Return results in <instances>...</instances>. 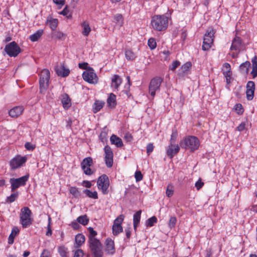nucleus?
<instances>
[{"label":"nucleus","instance_id":"nucleus-53","mask_svg":"<svg viewBox=\"0 0 257 257\" xmlns=\"http://www.w3.org/2000/svg\"><path fill=\"white\" fill-rule=\"evenodd\" d=\"M180 65V62L178 61H175L172 63V64L170 66V69L174 71L175 70L179 65Z\"/></svg>","mask_w":257,"mask_h":257},{"label":"nucleus","instance_id":"nucleus-44","mask_svg":"<svg viewBox=\"0 0 257 257\" xmlns=\"http://www.w3.org/2000/svg\"><path fill=\"white\" fill-rule=\"evenodd\" d=\"M166 195L168 197H171L174 193V190H173V186L171 184H169L168 185L166 189Z\"/></svg>","mask_w":257,"mask_h":257},{"label":"nucleus","instance_id":"nucleus-34","mask_svg":"<svg viewBox=\"0 0 257 257\" xmlns=\"http://www.w3.org/2000/svg\"><path fill=\"white\" fill-rule=\"evenodd\" d=\"M93 160L91 157H89L84 158L81 163V168L84 167H90L93 165Z\"/></svg>","mask_w":257,"mask_h":257},{"label":"nucleus","instance_id":"nucleus-2","mask_svg":"<svg viewBox=\"0 0 257 257\" xmlns=\"http://www.w3.org/2000/svg\"><path fill=\"white\" fill-rule=\"evenodd\" d=\"M200 142L198 139L194 136H188L180 142V146L182 148L189 149L191 152L198 149Z\"/></svg>","mask_w":257,"mask_h":257},{"label":"nucleus","instance_id":"nucleus-20","mask_svg":"<svg viewBox=\"0 0 257 257\" xmlns=\"http://www.w3.org/2000/svg\"><path fill=\"white\" fill-rule=\"evenodd\" d=\"M122 82L120 77L116 74L114 75L111 80V87L115 89H118Z\"/></svg>","mask_w":257,"mask_h":257},{"label":"nucleus","instance_id":"nucleus-54","mask_svg":"<svg viewBox=\"0 0 257 257\" xmlns=\"http://www.w3.org/2000/svg\"><path fill=\"white\" fill-rule=\"evenodd\" d=\"M83 255V251L81 249H78L75 251L73 257H82Z\"/></svg>","mask_w":257,"mask_h":257},{"label":"nucleus","instance_id":"nucleus-50","mask_svg":"<svg viewBox=\"0 0 257 257\" xmlns=\"http://www.w3.org/2000/svg\"><path fill=\"white\" fill-rule=\"evenodd\" d=\"M176 221H177V219L175 217H171L170 218L169 222V227L171 228L174 227L175 226Z\"/></svg>","mask_w":257,"mask_h":257},{"label":"nucleus","instance_id":"nucleus-62","mask_svg":"<svg viewBox=\"0 0 257 257\" xmlns=\"http://www.w3.org/2000/svg\"><path fill=\"white\" fill-rule=\"evenodd\" d=\"M54 36L58 39H62L64 36V34L61 32H56L54 34Z\"/></svg>","mask_w":257,"mask_h":257},{"label":"nucleus","instance_id":"nucleus-59","mask_svg":"<svg viewBox=\"0 0 257 257\" xmlns=\"http://www.w3.org/2000/svg\"><path fill=\"white\" fill-rule=\"evenodd\" d=\"M235 110L237 111V113L241 114L243 112V109L242 106L241 104H237L235 105Z\"/></svg>","mask_w":257,"mask_h":257},{"label":"nucleus","instance_id":"nucleus-33","mask_svg":"<svg viewBox=\"0 0 257 257\" xmlns=\"http://www.w3.org/2000/svg\"><path fill=\"white\" fill-rule=\"evenodd\" d=\"M125 56L128 60H134L137 57L136 54L130 49L125 50Z\"/></svg>","mask_w":257,"mask_h":257},{"label":"nucleus","instance_id":"nucleus-61","mask_svg":"<svg viewBox=\"0 0 257 257\" xmlns=\"http://www.w3.org/2000/svg\"><path fill=\"white\" fill-rule=\"evenodd\" d=\"M50 223H51V218L50 217H49V223H48V226H47V231L46 232V235L47 236H51L52 235V230H51V225H50Z\"/></svg>","mask_w":257,"mask_h":257},{"label":"nucleus","instance_id":"nucleus-51","mask_svg":"<svg viewBox=\"0 0 257 257\" xmlns=\"http://www.w3.org/2000/svg\"><path fill=\"white\" fill-rule=\"evenodd\" d=\"M254 91L246 90V98L248 100H251L254 96Z\"/></svg>","mask_w":257,"mask_h":257},{"label":"nucleus","instance_id":"nucleus-38","mask_svg":"<svg viewBox=\"0 0 257 257\" xmlns=\"http://www.w3.org/2000/svg\"><path fill=\"white\" fill-rule=\"evenodd\" d=\"M47 22L49 23L50 27L53 31L56 29L58 25V20L57 19L51 18L50 20H47Z\"/></svg>","mask_w":257,"mask_h":257},{"label":"nucleus","instance_id":"nucleus-12","mask_svg":"<svg viewBox=\"0 0 257 257\" xmlns=\"http://www.w3.org/2000/svg\"><path fill=\"white\" fill-rule=\"evenodd\" d=\"M104 151L105 155L104 159L106 166L108 168H111L112 166L113 163V153L112 151L109 146H106L104 148Z\"/></svg>","mask_w":257,"mask_h":257},{"label":"nucleus","instance_id":"nucleus-13","mask_svg":"<svg viewBox=\"0 0 257 257\" xmlns=\"http://www.w3.org/2000/svg\"><path fill=\"white\" fill-rule=\"evenodd\" d=\"M26 157L17 156L11 160L10 162L11 167L12 169H16L21 167L26 162Z\"/></svg>","mask_w":257,"mask_h":257},{"label":"nucleus","instance_id":"nucleus-55","mask_svg":"<svg viewBox=\"0 0 257 257\" xmlns=\"http://www.w3.org/2000/svg\"><path fill=\"white\" fill-rule=\"evenodd\" d=\"M25 147L29 151H33L35 148V145L29 142H27L25 145Z\"/></svg>","mask_w":257,"mask_h":257},{"label":"nucleus","instance_id":"nucleus-64","mask_svg":"<svg viewBox=\"0 0 257 257\" xmlns=\"http://www.w3.org/2000/svg\"><path fill=\"white\" fill-rule=\"evenodd\" d=\"M225 70V71H231V66L228 63H225L223 65V72Z\"/></svg>","mask_w":257,"mask_h":257},{"label":"nucleus","instance_id":"nucleus-30","mask_svg":"<svg viewBox=\"0 0 257 257\" xmlns=\"http://www.w3.org/2000/svg\"><path fill=\"white\" fill-rule=\"evenodd\" d=\"M104 103L103 101L98 100H95L93 106V112L96 113L99 111L103 107Z\"/></svg>","mask_w":257,"mask_h":257},{"label":"nucleus","instance_id":"nucleus-5","mask_svg":"<svg viewBox=\"0 0 257 257\" xmlns=\"http://www.w3.org/2000/svg\"><path fill=\"white\" fill-rule=\"evenodd\" d=\"M215 31L211 27L208 28L204 36V40L202 45V50L204 51L208 50L213 44L214 35Z\"/></svg>","mask_w":257,"mask_h":257},{"label":"nucleus","instance_id":"nucleus-25","mask_svg":"<svg viewBox=\"0 0 257 257\" xmlns=\"http://www.w3.org/2000/svg\"><path fill=\"white\" fill-rule=\"evenodd\" d=\"M250 67V63L249 61H246L240 64L239 70L242 74H247L248 72L249 68Z\"/></svg>","mask_w":257,"mask_h":257},{"label":"nucleus","instance_id":"nucleus-36","mask_svg":"<svg viewBox=\"0 0 257 257\" xmlns=\"http://www.w3.org/2000/svg\"><path fill=\"white\" fill-rule=\"evenodd\" d=\"M58 251L61 257H69L68 249L64 246H61L58 248Z\"/></svg>","mask_w":257,"mask_h":257},{"label":"nucleus","instance_id":"nucleus-63","mask_svg":"<svg viewBox=\"0 0 257 257\" xmlns=\"http://www.w3.org/2000/svg\"><path fill=\"white\" fill-rule=\"evenodd\" d=\"M40 257H51L50 252L47 249H44Z\"/></svg>","mask_w":257,"mask_h":257},{"label":"nucleus","instance_id":"nucleus-60","mask_svg":"<svg viewBox=\"0 0 257 257\" xmlns=\"http://www.w3.org/2000/svg\"><path fill=\"white\" fill-rule=\"evenodd\" d=\"M204 185V183L202 182L201 179H199L195 183V187L198 190H200Z\"/></svg>","mask_w":257,"mask_h":257},{"label":"nucleus","instance_id":"nucleus-26","mask_svg":"<svg viewBox=\"0 0 257 257\" xmlns=\"http://www.w3.org/2000/svg\"><path fill=\"white\" fill-rule=\"evenodd\" d=\"M107 103L109 107H115L116 105V95L112 93H110L107 99Z\"/></svg>","mask_w":257,"mask_h":257},{"label":"nucleus","instance_id":"nucleus-10","mask_svg":"<svg viewBox=\"0 0 257 257\" xmlns=\"http://www.w3.org/2000/svg\"><path fill=\"white\" fill-rule=\"evenodd\" d=\"M29 175H26L19 178H11L10 182L11 184V191L14 192L21 186H24L28 180Z\"/></svg>","mask_w":257,"mask_h":257},{"label":"nucleus","instance_id":"nucleus-43","mask_svg":"<svg viewBox=\"0 0 257 257\" xmlns=\"http://www.w3.org/2000/svg\"><path fill=\"white\" fill-rule=\"evenodd\" d=\"M18 196V192H16L12 194L10 196L7 198V202L12 203L14 202Z\"/></svg>","mask_w":257,"mask_h":257},{"label":"nucleus","instance_id":"nucleus-29","mask_svg":"<svg viewBox=\"0 0 257 257\" xmlns=\"http://www.w3.org/2000/svg\"><path fill=\"white\" fill-rule=\"evenodd\" d=\"M44 33L43 30L40 29L30 36V40L32 42H36L42 36Z\"/></svg>","mask_w":257,"mask_h":257},{"label":"nucleus","instance_id":"nucleus-56","mask_svg":"<svg viewBox=\"0 0 257 257\" xmlns=\"http://www.w3.org/2000/svg\"><path fill=\"white\" fill-rule=\"evenodd\" d=\"M107 134L105 132H102L99 136L100 140L102 142L104 143L107 141Z\"/></svg>","mask_w":257,"mask_h":257},{"label":"nucleus","instance_id":"nucleus-49","mask_svg":"<svg viewBox=\"0 0 257 257\" xmlns=\"http://www.w3.org/2000/svg\"><path fill=\"white\" fill-rule=\"evenodd\" d=\"M255 84L252 81H249L246 84V90L254 91Z\"/></svg>","mask_w":257,"mask_h":257},{"label":"nucleus","instance_id":"nucleus-46","mask_svg":"<svg viewBox=\"0 0 257 257\" xmlns=\"http://www.w3.org/2000/svg\"><path fill=\"white\" fill-rule=\"evenodd\" d=\"M114 22L121 25L122 23V16L121 14H116L114 16Z\"/></svg>","mask_w":257,"mask_h":257},{"label":"nucleus","instance_id":"nucleus-47","mask_svg":"<svg viewBox=\"0 0 257 257\" xmlns=\"http://www.w3.org/2000/svg\"><path fill=\"white\" fill-rule=\"evenodd\" d=\"M148 46L151 49L153 50L156 47V42L154 39L150 38L148 40Z\"/></svg>","mask_w":257,"mask_h":257},{"label":"nucleus","instance_id":"nucleus-15","mask_svg":"<svg viewBox=\"0 0 257 257\" xmlns=\"http://www.w3.org/2000/svg\"><path fill=\"white\" fill-rule=\"evenodd\" d=\"M180 147L178 145L170 144L168 147L166 154L170 158L172 159L180 150Z\"/></svg>","mask_w":257,"mask_h":257},{"label":"nucleus","instance_id":"nucleus-48","mask_svg":"<svg viewBox=\"0 0 257 257\" xmlns=\"http://www.w3.org/2000/svg\"><path fill=\"white\" fill-rule=\"evenodd\" d=\"M124 219V216L122 214L120 215L114 221L113 224L121 225Z\"/></svg>","mask_w":257,"mask_h":257},{"label":"nucleus","instance_id":"nucleus-6","mask_svg":"<svg viewBox=\"0 0 257 257\" xmlns=\"http://www.w3.org/2000/svg\"><path fill=\"white\" fill-rule=\"evenodd\" d=\"M89 247L92 257H103V245L100 241H91Z\"/></svg>","mask_w":257,"mask_h":257},{"label":"nucleus","instance_id":"nucleus-18","mask_svg":"<svg viewBox=\"0 0 257 257\" xmlns=\"http://www.w3.org/2000/svg\"><path fill=\"white\" fill-rule=\"evenodd\" d=\"M81 27L82 29V34L85 37H87L91 31L89 22L87 21H83L81 23Z\"/></svg>","mask_w":257,"mask_h":257},{"label":"nucleus","instance_id":"nucleus-22","mask_svg":"<svg viewBox=\"0 0 257 257\" xmlns=\"http://www.w3.org/2000/svg\"><path fill=\"white\" fill-rule=\"evenodd\" d=\"M110 141L112 144L115 145L118 148L123 146L121 139L116 135H112L110 138Z\"/></svg>","mask_w":257,"mask_h":257},{"label":"nucleus","instance_id":"nucleus-32","mask_svg":"<svg viewBox=\"0 0 257 257\" xmlns=\"http://www.w3.org/2000/svg\"><path fill=\"white\" fill-rule=\"evenodd\" d=\"M85 238L84 235L82 234H78L75 236V243L76 247L81 246L85 241Z\"/></svg>","mask_w":257,"mask_h":257},{"label":"nucleus","instance_id":"nucleus-28","mask_svg":"<svg viewBox=\"0 0 257 257\" xmlns=\"http://www.w3.org/2000/svg\"><path fill=\"white\" fill-rule=\"evenodd\" d=\"M141 213L142 211L139 210L134 215L133 223L135 230H136L138 225L140 223Z\"/></svg>","mask_w":257,"mask_h":257},{"label":"nucleus","instance_id":"nucleus-41","mask_svg":"<svg viewBox=\"0 0 257 257\" xmlns=\"http://www.w3.org/2000/svg\"><path fill=\"white\" fill-rule=\"evenodd\" d=\"M70 193L74 197H78L80 196V192L79 191L78 189L75 187H71L69 188Z\"/></svg>","mask_w":257,"mask_h":257},{"label":"nucleus","instance_id":"nucleus-27","mask_svg":"<svg viewBox=\"0 0 257 257\" xmlns=\"http://www.w3.org/2000/svg\"><path fill=\"white\" fill-rule=\"evenodd\" d=\"M89 231L88 235V243H91V241L93 240L95 241H99V240L96 238L95 237L97 235V233L96 231H95L93 228L91 227H89L88 228Z\"/></svg>","mask_w":257,"mask_h":257},{"label":"nucleus","instance_id":"nucleus-4","mask_svg":"<svg viewBox=\"0 0 257 257\" xmlns=\"http://www.w3.org/2000/svg\"><path fill=\"white\" fill-rule=\"evenodd\" d=\"M50 73L49 70L44 69L39 74L40 93L44 94L48 88Z\"/></svg>","mask_w":257,"mask_h":257},{"label":"nucleus","instance_id":"nucleus-16","mask_svg":"<svg viewBox=\"0 0 257 257\" xmlns=\"http://www.w3.org/2000/svg\"><path fill=\"white\" fill-rule=\"evenodd\" d=\"M55 71L57 74L63 77H65L69 75L70 70L69 69L66 68L64 64L61 65L60 66H57L55 68Z\"/></svg>","mask_w":257,"mask_h":257},{"label":"nucleus","instance_id":"nucleus-19","mask_svg":"<svg viewBox=\"0 0 257 257\" xmlns=\"http://www.w3.org/2000/svg\"><path fill=\"white\" fill-rule=\"evenodd\" d=\"M192 64L190 62H187L182 66L178 72V75L183 77L187 74L189 69L191 67Z\"/></svg>","mask_w":257,"mask_h":257},{"label":"nucleus","instance_id":"nucleus-37","mask_svg":"<svg viewBox=\"0 0 257 257\" xmlns=\"http://www.w3.org/2000/svg\"><path fill=\"white\" fill-rule=\"evenodd\" d=\"M123 228L121 225L113 224L112 226V233L114 235H117L122 231Z\"/></svg>","mask_w":257,"mask_h":257},{"label":"nucleus","instance_id":"nucleus-57","mask_svg":"<svg viewBox=\"0 0 257 257\" xmlns=\"http://www.w3.org/2000/svg\"><path fill=\"white\" fill-rule=\"evenodd\" d=\"M135 178L137 182L140 181L143 179V175L140 171H137L135 173Z\"/></svg>","mask_w":257,"mask_h":257},{"label":"nucleus","instance_id":"nucleus-23","mask_svg":"<svg viewBox=\"0 0 257 257\" xmlns=\"http://www.w3.org/2000/svg\"><path fill=\"white\" fill-rule=\"evenodd\" d=\"M19 229L17 227H14L12 230L11 233L8 238V243L10 244L13 243L15 237L19 234Z\"/></svg>","mask_w":257,"mask_h":257},{"label":"nucleus","instance_id":"nucleus-7","mask_svg":"<svg viewBox=\"0 0 257 257\" xmlns=\"http://www.w3.org/2000/svg\"><path fill=\"white\" fill-rule=\"evenodd\" d=\"M97 185L98 188L102 191L103 194H108L109 179L106 175L103 174L99 177L97 180Z\"/></svg>","mask_w":257,"mask_h":257},{"label":"nucleus","instance_id":"nucleus-58","mask_svg":"<svg viewBox=\"0 0 257 257\" xmlns=\"http://www.w3.org/2000/svg\"><path fill=\"white\" fill-rule=\"evenodd\" d=\"M153 150L154 146L153 144H149L147 147V153L148 154V155H150V154L153 152Z\"/></svg>","mask_w":257,"mask_h":257},{"label":"nucleus","instance_id":"nucleus-35","mask_svg":"<svg viewBox=\"0 0 257 257\" xmlns=\"http://www.w3.org/2000/svg\"><path fill=\"white\" fill-rule=\"evenodd\" d=\"M89 220V219L86 215L80 216L77 218V221L83 225H87Z\"/></svg>","mask_w":257,"mask_h":257},{"label":"nucleus","instance_id":"nucleus-24","mask_svg":"<svg viewBox=\"0 0 257 257\" xmlns=\"http://www.w3.org/2000/svg\"><path fill=\"white\" fill-rule=\"evenodd\" d=\"M61 102L63 107L66 109H68L71 105V100L67 94L63 95Z\"/></svg>","mask_w":257,"mask_h":257},{"label":"nucleus","instance_id":"nucleus-17","mask_svg":"<svg viewBox=\"0 0 257 257\" xmlns=\"http://www.w3.org/2000/svg\"><path fill=\"white\" fill-rule=\"evenodd\" d=\"M24 109V108L22 106H15L9 110V115L12 117H17L22 114Z\"/></svg>","mask_w":257,"mask_h":257},{"label":"nucleus","instance_id":"nucleus-52","mask_svg":"<svg viewBox=\"0 0 257 257\" xmlns=\"http://www.w3.org/2000/svg\"><path fill=\"white\" fill-rule=\"evenodd\" d=\"M82 169L86 175H91L93 173V172L90 168V167H84L82 168Z\"/></svg>","mask_w":257,"mask_h":257},{"label":"nucleus","instance_id":"nucleus-11","mask_svg":"<svg viewBox=\"0 0 257 257\" xmlns=\"http://www.w3.org/2000/svg\"><path fill=\"white\" fill-rule=\"evenodd\" d=\"M163 79L160 77H156L152 79L149 86V93L154 97L156 91L160 89V87Z\"/></svg>","mask_w":257,"mask_h":257},{"label":"nucleus","instance_id":"nucleus-42","mask_svg":"<svg viewBox=\"0 0 257 257\" xmlns=\"http://www.w3.org/2000/svg\"><path fill=\"white\" fill-rule=\"evenodd\" d=\"M157 222V218L156 216H154L149 218L146 221V225L147 226L152 227L154 225V223Z\"/></svg>","mask_w":257,"mask_h":257},{"label":"nucleus","instance_id":"nucleus-31","mask_svg":"<svg viewBox=\"0 0 257 257\" xmlns=\"http://www.w3.org/2000/svg\"><path fill=\"white\" fill-rule=\"evenodd\" d=\"M252 70L251 74L252 75L253 78L257 76V57L254 56L252 59Z\"/></svg>","mask_w":257,"mask_h":257},{"label":"nucleus","instance_id":"nucleus-40","mask_svg":"<svg viewBox=\"0 0 257 257\" xmlns=\"http://www.w3.org/2000/svg\"><path fill=\"white\" fill-rule=\"evenodd\" d=\"M178 137V132L176 129L172 130V133L171 136L170 140V144H174L177 138Z\"/></svg>","mask_w":257,"mask_h":257},{"label":"nucleus","instance_id":"nucleus-21","mask_svg":"<svg viewBox=\"0 0 257 257\" xmlns=\"http://www.w3.org/2000/svg\"><path fill=\"white\" fill-rule=\"evenodd\" d=\"M241 44V40L240 38L236 37L232 41L230 49L231 50H239Z\"/></svg>","mask_w":257,"mask_h":257},{"label":"nucleus","instance_id":"nucleus-1","mask_svg":"<svg viewBox=\"0 0 257 257\" xmlns=\"http://www.w3.org/2000/svg\"><path fill=\"white\" fill-rule=\"evenodd\" d=\"M168 18L164 15H155L152 17L151 25L152 28L158 31L165 30L168 27Z\"/></svg>","mask_w":257,"mask_h":257},{"label":"nucleus","instance_id":"nucleus-45","mask_svg":"<svg viewBox=\"0 0 257 257\" xmlns=\"http://www.w3.org/2000/svg\"><path fill=\"white\" fill-rule=\"evenodd\" d=\"M223 74L225 77L226 78V83L229 84L231 82L230 80L231 79L232 72L231 71H224L223 72Z\"/></svg>","mask_w":257,"mask_h":257},{"label":"nucleus","instance_id":"nucleus-3","mask_svg":"<svg viewBox=\"0 0 257 257\" xmlns=\"http://www.w3.org/2000/svg\"><path fill=\"white\" fill-rule=\"evenodd\" d=\"M32 214L31 210L28 207H24L21 209L20 213V221L24 228L30 226L33 222L31 217Z\"/></svg>","mask_w":257,"mask_h":257},{"label":"nucleus","instance_id":"nucleus-14","mask_svg":"<svg viewBox=\"0 0 257 257\" xmlns=\"http://www.w3.org/2000/svg\"><path fill=\"white\" fill-rule=\"evenodd\" d=\"M105 251L107 254H113L115 252L113 240L108 238L105 241Z\"/></svg>","mask_w":257,"mask_h":257},{"label":"nucleus","instance_id":"nucleus-39","mask_svg":"<svg viewBox=\"0 0 257 257\" xmlns=\"http://www.w3.org/2000/svg\"><path fill=\"white\" fill-rule=\"evenodd\" d=\"M84 193L89 198H93V199H97V193L96 191L91 192L90 190L88 189H85L84 190Z\"/></svg>","mask_w":257,"mask_h":257},{"label":"nucleus","instance_id":"nucleus-9","mask_svg":"<svg viewBox=\"0 0 257 257\" xmlns=\"http://www.w3.org/2000/svg\"><path fill=\"white\" fill-rule=\"evenodd\" d=\"M5 51L9 56L15 57L21 52V49L19 45L13 41L6 46Z\"/></svg>","mask_w":257,"mask_h":257},{"label":"nucleus","instance_id":"nucleus-8","mask_svg":"<svg viewBox=\"0 0 257 257\" xmlns=\"http://www.w3.org/2000/svg\"><path fill=\"white\" fill-rule=\"evenodd\" d=\"M82 77L85 81L90 84H96L98 82V77L94 70L91 67H88L83 72Z\"/></svg>","mask_w":257,"mask_h":257}]
</instances>
